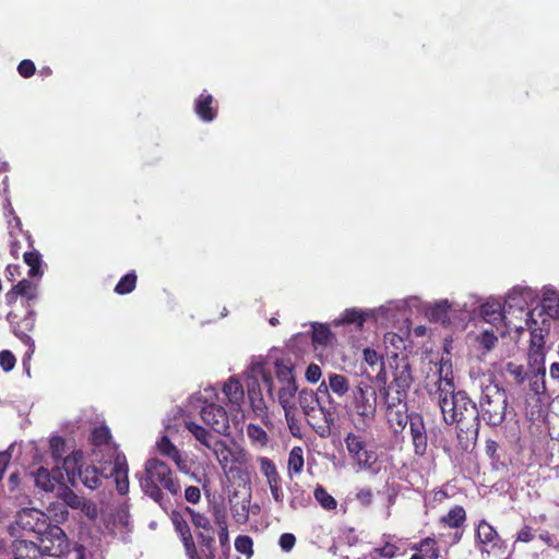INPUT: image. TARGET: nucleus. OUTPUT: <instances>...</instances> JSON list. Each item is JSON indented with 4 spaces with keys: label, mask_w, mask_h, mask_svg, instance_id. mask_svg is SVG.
Wrapping results in <instances>:
<instances>
[{
    "label": "nucleus",
    "mask_w": 559,
    "mask_h": 559,
    "mask_svg": "<svg viewBox=\"0 0 559 559\" xmlns=\"http://www.w3.org/2000/svg\"><path fill=\"white\" fill-rule=\"evenodd\" d=\"M78 474L82 484L88 489H96L102 485L99 472L93 465L80 466Z\"/></svg>",
    "instance_id": "a878e982"
},
{
    "label": "nucleus",
    "mask_w": 559,
    "mask_h": 559,
    "mask_svg": "<svg viewBox=\"0 0 559 559\" xmlns=\"http://www.w3.org/2000/svg\"><path fill=\"white\" fill-rule=\"evenodd\" d=\"M409 431L415 455L424 456L427 453L428 436L424 418L420 414L411 413Z\"/></svg>",
    "instance_id": "4468645a"
},
{
    "label": "nucleus",
    "mask_w": 559,
    "mask_h": 559,
    "mask_svg": "<svg viewBox=\"0 0 559 559\" xmlns=\"http://www.w3.org/2000/svg\"><path fill=\"white\" fill-rule=\"evenodd\" d=\"M506 371L513 377L516 384H522L526 379V372L523 365L509 361L506 365Z\"/></svg>",
    "instance_id": "8fccbe9b"
},
{
    "label": "nucleus",
    "mask_w": 559,
    "mask_h": 559,
    "mask_svg": "<svg viewBox=\"0 0 559 559\" xmlns=\"http://www.w3.org/2000/svg\"><path fill=\"white\" fill-rule=\"evenodd\" d=\"M262 384L263 388L266 390V393L269 397L274 401V382L272 374L270 372L263 371L262 372Z\"/></svg>",
    "instance_id": "052dcab7"
},
{
    "label": "nucleus",
    "mask_w": 559,
    "mask_h": 559,
    "mask_svg": "<svg viewBox=\"0 0 559 559\" xmlns=\"http://www.w3.org/2000/svg\"><path fill=\"white\" fill-rule=\"evenodd\" d=\"M413 380L407 358L399 359L393 370L392 381L389 384L384 383L380 389L384 408L393 409V406L402 408V405H407L406 399Z\"/></svg>",
    "instance_id": "39448f33"
},
{
    "label": "nucleus",
    "mask_w": 559,
    "mask_h": 559,
    "mask_svg": "<svg viewBox=\"0 0 559 559\" xmlns=\"http://www.w3.org/2000/svg\"><path fill=\"white\" fill-rule=\"evenodd\" d=\"M11 559H43L39 545L32 540L16 538L10 545Z\"/></svg>",
    "instance_id": "6ab92c4d"
},
{
    "label": "nucleus",
    "mask_w": 559,
    "mask_h": 559,
    "mask_svg": "<svg viewBox=\"0 0 559 559\" xmlns=\"http://www.w3.org/2000/svg\"><path fill=\"white\" fill-rule=\"evenodd\" d=\"M63 500L72 508H78L81 504L80 498L70 489L63 493Z\"/></svg>",
    "instance_id": "69168bd1"
},
{
    "label": "nucleus",
    "mask_w": 559,
    "mask_h": 559,
    "mask_svg": "<svg viewBox=\"0 0 559 559\" xmlns=\"http://www.w3.org/2000/svg\"><path fill=\"white\" fill-rule=\"evenodd\" d=\"M15 364L16 358L11 350L3 349L0 352V367L3 369V371H11L15 367Z\"/></svg>",
    "instance_id": "3c124183"
},
{
    "label": "nucleus",
    "mask_w": 559,
    "mask_h": 559,
    "mask_svg": "<svg viewBox=\"0 0 559 559\" xmlns=\"http://www.w3.org/2000/svg\"><path fill=\"white\" fill-rule=\"evenodd\" d=\"M298 391V386L296 382H290L286 384H282L278 390V402L283 409L285 411V415L288 416L289 413L295 409L294 399L296 392Z\"/></svg>",
    "instance_id": "5701e85b"
},
{
    "label": "nucleus",
    "mask_w": 559,
    "mask_h": 559,
    "mask_svg": "<svg viewBox=\"0 0 559 559\" xmlns=\"http://www.w3.org/2000/svg\"><path fill=\"white\" fill-rule=\"evenodd\" d=\"M11 453L9 451L0 452V481L3 479L4 473L10 464Z\"/></svg>",
    "instance_id": "0e129e2a"
},
{
    "label": "nucleus",
    "mask_w": 559,
    "mask_h": 559,
    "mask_svg": "<svg viewBox=\"0 0 559 559\" xmlns=\"http://www.w3.org/2000/svg\"><path fill=\"white\" fill-rule=\"evenodd\" d=\"M210 514L217 527L227 526V511L223 502H214L209 508Z\"/></svg>",
    "instance_id": "79ce46f5"
},
{
    "label": "nucleus",
    "mask_w": 559,
    "mask_h": 559,
    "mask_svg": "<svg viewBox=\"0 0 559 559\" xmlns=\"http://www.w3.org/2000/svg\"><path fill=\"white\" fill-rule=\"evenodd\" d=\"M247 435L253 442L260 443L261 445L266 444L269 440L266 431L255 424H249L247 426Z\"/></svg>",
    "instance_id": "de8ad7c7"
},
{
    "label": "nucleus",
    "mask_w": 559,
    "mask_h": 559,
    "mask_svg": "<svg viewBox=\"0 0 559 559\" xmlns=\"http://www.w3.org/2000/svg\"><path fill=\"white\" fill-rule=\"evenodd\" d=\"M259 464L260 472L266 479L272 498L277 504L283 506L284 492L282 489V477L275 463L271 459L262 456L259 459Z\"/></svg>",
    "instance_id": "ddd939ff"
},
{
    "label": "nucleus",
    "mask_w": 559,
    "mask_h": 559,
    "mask_svg": "<svg viewBox=\"0 0 559 559\" xmlns=\"http://www.w3.org/2000/svg\"><path fill=\"white\" fill-rule=\"evenodd\" d=\"M111 438L112 437L109 428L105 425H100L92 429L90 435V442L98 450L102 448H107L109 444H114L115 442H112Z\"/></svg>",
    "instance_id": "7c9ffc66"
},
{
    "label": "nucleus",
    "mask_w": 559,
    "mask_h": 559,
    "mask_svg": "<svg viewBox=\"0 0 559 559\" xmlns=\"http://www.w3.org/2000/svg\"><path fill=\"white\" fill-rule=\"evenodd\" d=\"M407 405H402V408L393 406V409L385 408V415L388 421L393 426L404 428L408 423H411V414H407Z\"/></svg>",
    "instance_id": "2f4dec72"
},
{
    "label": "nucleus",
    "mask_w": 559,
    "mask_h": 559,
    "mask_svg": "<svg viewBox=\"0 0 559 559\" xmlns=\"http://www.w3.org/2000/svg\"><path fill=\"white\" fill-rule=\"evenodd\" d=\"M364 360L369 366H374L378 364L379 360H381V356L372 348H365L364 349Z\"/></svg>",
    "instance_id": "680f3d73"
},
{
    "label": "nucleus",
    "mask_w": 559,
    "mask_h": 559,
    "mask_svg": "<svg viewBox=\"0 0 559 559\" xmlns=\"http://www.w3.org/2000/svg\"><path fill=\"white\" fill-rule=\"evenodd\" d=\"M50 525L49 516L43 511L36 508H23L17 511L15 521L10 524L8 531L11 536H15L19 530L40 535Z\"/></svg>",
    "instance_id": "0eeeda50"
},
{
    "label": "nucleus",
    "mask_w": 559,
    "mask_h": 559,
    "mask_svg": "<svg viewBox=\"0 0 559 559\" xmlns=\"http://www.w3.org/2000/svg\"><path fill=\"white\" fill-rule=\"evenodd\" d=\"M40 536V550L44 556L62 558L70 552V542L64 531L51 524Z\"/></svg>",
    "instance_id": "1a4fd4ad"
},
{
    "label": "nucleus",
    "mask_w": 559,
    "mask_h": 559,
    "mask_svg": "<svg viewBox=\"0 0 559 559\" xmlns=\"http://www.w3.org/2000/svg\"><path fill=\"white\" fill-rule=\"evenodd\" d=\"M223 392L230 404L240 405L243 401L245 391L241 382L236 378H229L223 386Z\"/></svg>",
    "instance_id": "393cba45"
},
{
    "label": "nucleus",
    "mask_w": 559,
    "mask_h": 559,
    "mask_svg": "<svg viewBox=\"0 0 559 559\" xmlns=\"http://www.w3.org/2000/svg\"><path fill=\"white\" fill-rule=\"evenodd\" d=\"M308 506V499L305 497V491L297 484L292 490V497L289 499V507L293 510L306 508Z\"/></svg>",
    "instance_id": "09e8293b"
},
{
    "label": "nucleus",
    "mask_w": 559,
    "mask_h": 559,
    "mask_svg": "<svg viewBox=\"0 0 559 559\" xmlns=\"http://www.w3.org/2000/svg\"><path fill=\"white\" fill-rule=\"evenodd\" d=\"M187 513L183 511L173 510L170 519L176 533L179 535L180 540L185 547L186 555L189 559H202L201 554L198 551L191 528L187 519Z\"/></svg>",
    "instance_id": "9b49d317"
},
{
    "label": "nucleus",
    "mask_w": 559,
    "mask_h": 559,
    "mask_svg": "<svg viewBox=\"0 0 559 559\" xmlns=\"http://www.w3.org/2000/svg\"><path fill=\"white\" fill-rule=\"evenodd\" d=\"M35 485L45 490L52 491L56 487L57 480L50 475L49 471L45 467H39L34 474Z\"/></svg>",
    "instance_id": "e433bc0d"
},
{
    "label": "nucleus",
    "mask_w": 559,
    "mask_h": 559,
    "mask_svg": "<svg viewBox=\"0 0 559 559\" xmlns=\"http://www.w3.org/2000/svg\"><path fill=\"white\" fill-rule=\"evenodd\" d=\"M411 549L423 552L424 557L426 556L430 559H438L440 557L437 543L433 538L430 537H426L419 543L412 544Z\"/></svg>",
    "instance_id": "72a5a7b5"
},
{
    "label": "nucleus",
    "mask_w": 559,
    "mask_h": 559,
    "mask_svg": "<svg viewBox=\"0 0 559 559\" xmlns=\"http://www.w3.org/2000/svg\"><path fill=\"white\" fill-rule=\"evenodd\" d=\"M194 112L203 122H212L217 117V102L207 91H203L194 100Z\"/></svg>",
    "instance_id": "f3484780"
},
{
    "label": "nucleus",
    "mask_w": 559,
    "mask_h": 559,
    "mask_svg": "<svg viewBox=\"0 0 559 559\" xmlns=\"http://www.w3.org/2000/svg\"><path fill=\"white\" fill-rule=\"evenodd\" d=\"M466 521V512L463 507L455 506L450 509L447 515L441 518V522L452 528H460Z\"/></svg>",
    "instance_id": "f704fd0d"
},
{
    "label": "nucleus",
    "mask_w": 559,
    "mask_h": 559,
    "mask_svg": "<svg viewBox=\"0 0 559 559\" xmlns=\"http://www.w3.org/2000/svg\"><path fill=\"white\" fill-rule=\"evenodd\" d=\"M24 262L29 266L28 275L35 277L41 275V257L38 251H28L23 254Z\"/></svg>",
    "instance_id": "a19ab883"
},
{
    "label": "nucleus",
    "mask_w": 559,
    "mask_h": 559,
    "mask_svg": "<svg viewBox=\"0 0 559 559\" xmlns=\"http://www.w3.org/2000/svg\"><path fill=\"white\" fill-rule=\"evenodd\" d=\"M476 538L483 545H489L492 548L498 547L500 537L496 528L486 520H481L476 530Z\"/></svg>",
    "instance_id": "4be33fe9"
},
{
    "label": "nucleus",
    "mask_w": 559,
    "mask_h": 559,
    "mask_svg": "<svg viewBox=\"0 0 559 559\" xmlns=\"http://www.w3.org/2000/svg\"><path fill=\"white\" fill-rule=\"evenodd\" d=\"M334 335L328 324H312V342L320 346H326L331 343Z\"/></svg>",
    "instance_id": "c9c22d12"
},
{
    "label": "nucleus",
    "mask_w": 559,
    "mask_h": 559,
    "mask_svg": "<svg viewBox=\"0 0 559 559\" xmlns=\"http://www.w3.org/2000/svg\"><path fill=\"white\" fill-rule=\"evenodd\" d=\"M386 540L380 547H376L372 554L384 559H393L395 557L405 556L407 552L406 543L403 539H394V536H384Z\"/></svg>",
    "instance_id": "aec40b11"
},
{
    "label": "nucleus",
    "mask_w": 559,
    "mask_h": 559,
    "mask_svg": "<svg viewBox=\"0 0 559 559\" xmlns=\"http://www.w3.org/2000/svg\"><path fill=\"white\" fill-rule=\"evenodd\" d=\"M368 319V313L357 308H347L340 318L333 320L335 326L343 324H355L358 330H361Z\"/></svg>",
    "instance_id": "412c9836"
},
{
    "label": "nucleus",
    "mask_w": 559,
    "mask_h": 559,
    "mask_svg": "<svg viewBox=\"0 0 559 559\" xmlns=\"http://www.w3.org/2000/svg\"><path fill=\"white\" fill-rule=\"evenodd\" d=\"M508 395L504 389L490 383L483 389L479 401V418L488 426H500L507 416Z\"/></svg>",
    "instance_id": "423d86ee"
},
{
    "label": "nucleus",
    "mask_w": 559,
    "mask_h": 559,
    "mask_svg": "<svg viewBox=\"0 0 559 559\" xmlns=\"http://www.w3.org/2000/svg\"><path fill=\"white\" fill-rule=\"evenodd\" d=\"M218 528V540L222 546V548H228L229 547V533H228V525L217 527Z\"/></svg>",
    "instance_id": "774afa93"
},
{
    "label": "nucleus",
    "mask_w": 559,
    "mask_h": 559,
    "mask_svg": "<svg viewBox=\"0 0 559 559\" xmlns=\"http://www.w3.org/2000/svg\"><path fill=\"white\" fill-rule=\"evenodd\" d=\"M377 405V390L369 383L361 381L352 390L348 415L357 430L366 431L371 427L376 419Z\"/></svg>",
    "instance_id": "7ed1b4c3"
},
{
    "label": "nucleus",
    "mask_w": 559,
    "mask_h": 559,
    "mask_svg": "<svg viewBox=\"0 0 559 559\" xmlns=\"http://www.w3.org/2000/svg\"><path fill=\"white\" fill-rule=\"evenodd\" d=\"M344 442L348 454L357 463L359 468L370 469L377 462V453L371 449H367L366 442L361 436L348 432Z\"/></svg>",
    "instance_id": "9d476101"
},
{
    "label": "nucleus",
    "mask_w": 559,
    "mask_h": 559,
    "mask_svg": "<svg viewBox=\"0 0 559 559\" xmlns=\"http://www.w3.org/2000/svg\"><path fill=\"white\" fill-rule=\"evenodd\" d=\"M313 496H314V499L318 501V503L323 509H325L328 511H332V510L336 509V507H337L336 500L334 499V497H332L326 491V489L323 486L318 485L313 491Z\"/></svg>",
    "instance_id": "ea45409f"
},
{
    "label": "nucleus",
    "mask_w": 559,
    "mask_h": 559,
    "mask_svg": "<svg viewBox=\"0 0 559 559\" xmlns=\"http://www.w3.org/2000/svg\"><path fill=\"white\" fill-rule=\"evenodd\" d=\"M50 453L55 461H60L66 454V441L60 436H55L50 439Z\"/></svg>",
    "instance_id": "49530a36"
},
{
    "label": "nucleus",
    "mask_w": 559,
    "mask_h": 559,
    "mask_svg": "<svg viewBox=\"0 0 559 559\" xmlns=\"http://www.w3.org/2000/svg\"><path fill=\"white\" fill-rule=\"evenodd\" d=\"M185 499L187 502L195 504L201 499V490L197 486H188L185 489Z\"/></svg>",
    "instance_id": "13d9d810"
},
{
    "label": "nucleus",
    "mask_w": 559,
    "mask_h": 559,
    "mask_svg": "<svg viewBox=\"0 0 559 559\" xmlns=\"http://www.w3.org/2000/svg\"><path fill=\"white\" fill-rule=\"evenodd\" d=\"M329 388L337 396H344L349 391V381L343 374L331 373L329 376Z\"/></svg>",
    "instance_id": "58836bf2"
},
{
    "label": "nucleus",
    "mask_w": 559,
    "mask_h": 559,
    "mask_svg": "<svg viewBox=\"0 0 559 559\" xmlns=\"http://www.w3.org/2000/svg\"><path fill=\"white\" fill-rule=\"evenodd\" d=\"M202 420L216 433L222 436L229 435V417L226 409L217 404H209L201 409Z\"/></svg>",
    "instance_id": "f8f14e48"
},
{
    "label": "nucleus",
    "mask_w": 559,
    "mask_h": 559,
    "mask_svg": "<svg viewBox=\"0 0 559 559\" xmlns=\"http://www.w3.org/2000/svg\"><path fill=\"white\" fill-rule=\"evenodd\" d=\"M21 477L17 472L11 473L8 479L9 492L17 498L20 495Z\"/></svg>",
    "instance_id": "5fc2aeb1"
},
{
    "label": "nucleus",
    "mask_w": 559,
    "mask_h": 559,
    "mask_svg": "<svg viewBox=\"0 0 559 559\" xmlns=\"http://www.w3.org/2000/svg\"><path fill=\"white\" fill-rule=\"evenodd\" d=\"M321 368L317 364H310L306 369L305 377L310 383H317L321 378Z\"/></svg>",
    "instance_id": "4d7b16f0"
},
{
    "label": "nucleus",
    "mask_w": 559,
    "mask_h": 559,
    "mask_svg": "<svg viewBox=\"0 0 559 559\" xmlns=\"http://www.w3.org/2000/svg\"><path fill=\"white\" fill-rule=\"evenodd\" d=\"M186 428L201 444L210 450L213 449L214 440H218L204 427L193 421H186Z\"/></svg>",
    "instance_id": "c85d7f7f"
},
{
    "label": "nucleus",
    "mask_w": 559,
    "mask_h": 559,
    "mask_svg": "<svg viewBox=\"0 0 559 559\" xmlns=\"http://www.w3.org/2000/svg\"><path fill=\"white\" fill-rule=\"evenodd\" d=\"M212 452L215 455V457H216L218 464L221 465V467L224 471H226L228 468V471L230 473L233 472L231 464H234V463H241L240 456L243 455L241 451H234L222 439L214 440Z\"/></svg>",
    "instance_id": "dca6fc26"
},
{
    "label": "nucleus",
    "mask_w": 559,
    "mask_h": 559,
    "mask_svg": "<svg viewBox=\"0 0 559 559\" xmlns=\"http://www.w3.org/2000/svg\"><path fill=\"white\" fill-rule=\"evenodd\" d=\"M483 319L490 324H498L503 319L502 306L498 301H487L480 307Z\"/></svg>",
    "instance_id": "bb28decb"
},
{
    "label": "nucleus",
    "mask_w": 559,
    "mask_h": 559,
    "mask_svg": "<svg viewBox=\"0 0 559 559\" xmlns=\"http://www.w3.org/2000/svg\"><path fill=\"white\" fill-rule=\"evenodd\" d=\"M299 405L306 416H310L312 412L319 406V399L317 393L312 390L304 389L299 392Z\"/></svg>",
    "instance_id": "473e14b6"
},
{
    "label": "nucleus",
    "mask_w": 559,
    "mask_h": 559,
    "mask_svg": "<svg viewBox=\"0 0 559 559\" xmlns=\"http://www.w3.org/2000/svg\"><path fill=\"white\" fill-rule=\"evenodd\" d=\"M21 297L25 300L28 307L32 301L37 298V288L29 280H22L15 284L7 294L5 302L8 306H12L16 302L17 298Z\"/></svg>",
    "instance_id": "a211bd4d"
},
{
    "label": "nucleus",
    "mask_w": 559,
    "mask_h": 559,
    "mask_svg": "<svg viewBox=\"0 0 559 559\" xmlns=\"http://www.w3.org/2000/svg\"><path fill=\"white\" fill-rule=\"evenodd\" d=\"M249 500L231 504L230 511L237 523H245L249 518Z\"/></svg>",
    "instance_id": "a18cd8bd"
},
{
    "label": "nucleus",
    "mask_w": 559,
    "mask_h": 559,
    "mask_svg": "<svg viewBox=\"0 0 559 559\" xmlns=\"http://www.w3.org/2000/svg\"><path fill=\"white\" fill-rule=\"evenodd\" d=\"M278 544L282 550L290 551L296 544V537L292 533H284L281 535Z\"/></svg>",
    "instance_id": "6e6d98bb"
},
{
    "label": "nucleus",
    "mask_w": 559,
    "mask_h": 559,
    "mask_svg": "<svg viewBox=\"0 0 559 559\" xmlns=\"http://www.w3.org/2000/svg\"><path fill=\"white\" fill-rule=\"evenodd\" d=\"M143 492L162 508H166L168 499L163 489L173 496L181 492L180 480L174 475L169 465L158 457H151L144 464V474L140 477Z\"/></svg>",
    "instance_id": "f03ea898"
},
{
    "label": "nucleus",
    "mask_w": 559,
    "mask_h": 559,
    "mask_svg": "<svg viewBox=\"0 0 559 559\" xmlns=\"http://www.w3.org/2000/svg\"><path fill=\"white\" fill-rule=\"evenodd\" d=\"M138 282V275L135 271H130L122 276L115 286V293L118 295H127L134 290Z\"/></svg>",
    "instance_id": "4c0bfd02"
},
{
    "label": "nucleus",
    "mask_w": 559,
    "mask_h": 559,
    "mask_svg": "<svg viewBox=\"0 0 559 559\" xmlns=\"http://www.w3.org/2000/svg\"><path fill=\"white\" fill-rule=\"evenodd\" d=\"M275 376L282 384L296 382L294 373V364L288 358L276 360L275 362Z\"/></svg>",
    "instance_id": "c756f323"
},
{
    "label": "nucleus",
    "mask_w": 559,
    "mask_h": 559,
    "mask_svg": "<svg viewBox=\"0 0 559 559\" xmlns=\"http://www.w3.org/2000/svg\"><path fill=\"white\" fill-rule=\"evenodd\" d=\"M533 538H534L533 528L528 525L523 526L519 531L518 536H516V540L522 542V543H528V542L533 540Z\"/></svg>",
    "instance_id": "e2e57ef3"
},
{
    "label": "nucleus",
    "mask_w": 559,
    "mask_h": 559,
    "mask_svg": "<svg viewBox=\"0 0 559 559\" xmlns=\"http://www.w3.org/2000/svg\"><path fill=\"white\" fill-rule=\"evenodd\" d=\"M185 513L189 515L197 532V539L201 550L200 552L206 558L213 559L215 557V532L210 518L190 507L185 508Z\"/></svg>",
    "instance_id": "6e6552de"
},
{
    "label": "nucleus",
    "mask_w": 559,
    "mask_h": 559,
    "mask_svg": "<svg viewBox=\"0 0 559 559\" xmlns=\"http://www.w3.org/2000/svg\"><path fill=\"white\" fill-rule=\"evenodd\" d=\"M248 396L253 407L261 408V406L263 405V399L260 396V390L255 391L254 388L249 389Z\"/></svg>",
    "instance_id": "338daca9"
},
{
    "label": "nucleus",
    "mask_w": 559,
    "mask_h": 559,
    "mask_svg": "<svg viewBox=\"0 0 559 559\" xmlns=\"http://www.w3.org/2000/svg\"><path fill=\"white\" fill-rule=\"evenodd\" d=\"M436 390H429L437 399L443 420L448 425L456 424L457 440L464 451L476 444L480 418L479 408L465 391L454 392L452 378L439 376Z\"/></svg>",
    "instance_id": "f257e3e1"
},
{
    "label": "nucleus",
    "mask_w": 559,
    "mask_h": 559,
    "mask_svg": "<svg viewBox=\"0 0 559 559\" xmlns=\"http://www.w3.org/2000/svg\"><path fill=\"white\" fill-rule=\"evenodd\" d=\"M497 342L498 337L495 335L493 332L485 331L480 335V344L484 346V348L488 350L493 348Z\"/></svg>",
    "instance_id": "bf43d9fd"
},
{
    "label": "nucleus",
    "mask_w": 559,
    "mask_h": 559,
    "mask_svg": "<svg viewBox=\"0 0 559 559\" xmlns=\"http://www.w3.org/2000/svg\"><path fill=\"white\" fill-rule=\"evenodd\" d=\"M545 377L546 370L545 368H540L530 378V388L537 395L544 394L546 392Z\"/></svg>",
    "instance_id": "37998d69"
},
{
    "label": "nucleus",
    "mask_w": 559,
    "mask_h": 559,
    "mask_svg": "<svg viewBox=\"0 0 559 559\" xmlns=\"http://www.w3.org/2000/svg\"><path fill=\"white\" fill-rule=\"evenodd\" d=\"M235 548L238 552L250 558L253 555V540L248 535H239L235 539Z\"/></svg>",
    "instance_id": "c03bdc74"
},
{
    "label": "nucleus",
    "mask_w": 559,
    "mask_h": 559,
    "mask_svg": "<svg viewBox=\"0 0 559 559\" xmlns=\"http://www.w3.org/2000/svg\"><path fill=\"white\" fill-rule=\"evenodd\" d=\"M305 459L304 449L301 447H294L288 454L287 460V475L292 479L294 476L300 475L304 471Z\"/></svg>",
    "instance_id": "b1692460"
},
{
    "label": "nucleus",
    "mask_w": 559,
    "mask_h": 559,
    "mask_svg": "<svg viewBox=\"0 0 559 559\" xmlns=\"http://www.w3.org/2000/svg\"><path fill=\"white\" fill-rule=\"evenodd\" d=\"M93 455L100 466L102 474L105 477H114L117 491L122 496L126 495L129 491V466L127 457L119 450L118 444L114 443L107 448L94 450Z\"/></svg>",
    "instance_id": "20e7f679"
},
{
    "label": "nucleus",
    "mask_w": 559,
    "mask_h": 559,
    "mask_svg": "<svg viewBox=\"0 0 559 559\" xmlns=\"http://www.w3.org/2000/svg\"><path fill=\"white\" fill-rule=\"evenodd\" d=\"M355 498L362 507H369L373 500V492L371 488L364 487L357 490Z\"/></svg>",
    "instance_id": "864d4df0"
},
{
    "label": "nucleus",
    "mask_w": 559,
    "mask_h": 559,
    "mask_svg": "<svg viewBox=\"0 0 559 559\" xmlns=\"http://www.w3.org/2000/svg\"><path fill=\"white\" fill-rule=\"evenodd\" d=\"M450 307L451 306L448 300H441L430 306L426 312V316L431 322H440L442 324H445L450 321Z\"/></svg>",
    "instance_id": "cd10ccee"
},
{
    "label": "nucleus",
    "mask_w": 559,
    "mask_h": 559,
    "mask_svg": "<svg viewBox=\"0 0 559 559\" xmlns=\"http://www.w3.org/2000/svg\"><path fill=\"white\" fill-rule=\"evenodd\" d=\"M156 449L162 456L171 460L179 472L190 474V466L187 457L171 442L167 435H163L156 442Z\"/></svg>",
    "instance_id": "2eb2a0df"
},
{
    "label": "nucleus",
    "mask_w": 559,
    "mask_h": 559,
    "mask_svg": "<svg viewBox=\"0 0 559 559\" xmlns=\"http://www.w3.org/2000/svg\"><path fill=\"white\" fill-rule=\"evenodd\" d=\"M17 72L22 78L29 79L36 72L35 63L29 59H24L19 63Z\"/></svg>",
    "instance_id": "603ef678"
}]
</instances>
